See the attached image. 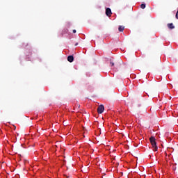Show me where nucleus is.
<instances>
[{"label":"nucleus","instance_id":"1","mask_svg":"<svg viewBox=\"0 0 178 178\" xmlns=\"http://www.w3.org/2000/svg\"><path fill=\"white\" fill-rule=\"evenodd\" d=\"M149 141L151 143L152 146L153 147V151H158V146L156 145V141L155 137L152 136L149 138Z\"/></svg>","mask_w":178,"mask_h":178},{"label":"nucleus","instance_id":"2","mask_svg":"<svg viewBox=\"0 0 178 178\" xmlns=\"http://www.w3.org/2000/svg\"><path fill=\"white\" fill-rule=\"evenodd\" d=\"M104 111H105V107H104V105H100L97 108V113H103Z\"/></svg>","mask_w":178,"mask_h":178},{"label":"nucleus","instance_id":"3","mask_svg":"<svg viewBox=\"0 0 178 178\" xmlns=\"http://www.w3.org/2000/svg\"><path fill=\"white\" fill-rule=\"evenodd\" d=\"M106 16H108V17H111V16H112V10H111V8H107L106 9Z\"/></svg>","mask_w":178,"mask_h":178},{"label":"nucleus","instance_id":"4","mask_svg":"<svg viewBox=\"0 0 178 178\" xmlns=\"http://www.w3.org/2000/svg\"><path fill=\"white\" fill-rule=\"evenodd\" d=\"M67 60L68 62H70V63H72V62L74 60V57H73V56H69L67 57Z\"/></svg>","mask_w":178,"mask_h":178},{"label":"nucleus","instance_id":"5","mask_svg":"<svg viewBox=\"0 0 178 178\" xmlns=\"http://www.w3.org/2000/svg\"><path fill=\"white\" fill-rule=\"evenodd\" d=\"M167 26L170 29V30H173V29H175V25H173V23L168 24Z\"/></svg>","mask_w":178,"mask_h":178},{"label":"nucleus","instance_id":"6","mask_svg":"<svg viewBox=\"0 0 178 178\" xmlns=\"http://www.w3.org/2000/svg\"><path fill=\"white\" fill-rule=\"evenodd\" d=\"M118 31H120V32L124 31V26H120L118 27Z\"/></svg>","mask_w":178,"mask_h":178},{"label":"nucleus","instance_id":"7","mask_svg":"<svg viewBox=\"0 0 178 178\" xmlns=\"http://www.w3.org/2000/svg\"><path fill=\"white\" fill-rule=\"evenodd\" d=\"M110 65L111 67L115 66V63L112 60H110Z\"/></svg>","mask_w":178,"mask_h":178},{"label":"nucleus","instance_id":"8","mask_svg":"<svg viewBox=\"0 0 178 178\" xmlns=\"http://www.w3.org/2000/svg\"><path fill=\"white\" fill-rule=\"evenodd\" d=\"M140 8H141V9H145V3H142L140 5Z\"/></svg>","mask_w":178,"mask_h":178},{"label":"nucleus","instance_id":"9","mask_svg":"<svg viewBox=\"0 0 178 178\" xmlns=\"http://www.w3.org/2000/svg\"><path fill=\"white\" fill-rule=\"evenodd\" d=\"M72 33H76V29H74V30L72 31Z\"/></svg>","mask_w":178,"mask_h":178},{"label":"nucleus","instance_id":"10","mask_svg":"<svg viewBox=\"0 0 178 178\" xmlns=\"http://www.w3.org/2000/svg\"><path fill=\"white\" fill-rule=\"evenodd\" d=\"M77 45H79V43L76 42V43L75 44V47H77Z\"/></svg>","mask_w":178,"mask_h":178}]
</instances>
